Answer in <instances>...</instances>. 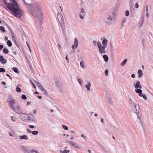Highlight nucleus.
Wrapping results in <instances>:
<instances>
[{"label": "nucleus", "mask_w": 153, "mask_h": 153, "mask_svg": "<svg viewBox=\"0 0 153 153\" xmlns=\"http://www.w3.org/2000/svg\"><path fill=\"white\" fill-rule=\"evenodd\" d=\"M3 3L7 5L9 10L12 11L13 15L20 19L23 16L24 13L22 10L19 8V5L15 0H3Z\"/></svg>", "instance_id": "1"}, {"label": "nucleus", "mask_w": 153, "mask_h": 153, "mask_svg": "<svg viewBox=\"0 0 153 153\" xmlns=\"http://www.w3.org/2000/svg\"><path fill=\"white\" fill-rule=\"evenodd\" d=\"M28 10L34 18L38 19L41 22L42 19V14L39 4H29Z\"/></svg>", "instance_id": "2"}, {"label": "nucleus", "mask_w": 153, "mask_h": 153, "mask_svg": "<svg viewBox=\"0 0 153 153\" xmlns=\"http://www.w3.org/2000/svg\"><path fill=\"white\" fill-rule=\"evenodd\" d=\"M116 16L115 14L114 13H112L111 15L109 14H108L105 16L104 18V21L109 25L112 24V22L113 19L115 18Z\"/></svg>", "instance_id": "3"}, {"label": "nucleus", "mask_w": 153, "mask_h": 153, "mask_svg": "<svg viewBox=\"0 0 153 153\" xmlns=\"http://www.w3.org/2000/svg\"><path fill=\"white\" fill-rule=\"evenodd\" d=\"M131 107L133 111L137 114V117L140 120L141 116L140 115V109L139 105L137 104H135Z\"/></svg>", "instance_id": "4"}, {"label": "nucleus", "mask_w": 153, "mask_h": 153, "mask_svg": "<svg viewBox=\"0 0 153 153\" xmlns=\"http://www.w3.org/2000/svg\"><path fill=\"white\" fill-rule=\"evenodd\" d=\"M98 47L99 49V52L101 53H105V50L106 47L102 45L100 41H98L97 43Z\"/></svg>", "instance_id": "5"}, {"label": "nucleus", "mask_w": 153, "mask_h": 153, "mask_svg": "<svg viewBox=\"0 0 153 153\" xmlns=\"http://www.w3.org/2000/svg\"><path fill=\"white\" fill-rule=\"evenodd\" d=\"M15 103V102L14 100H11L10 102L8 103L10 107L13 110L15 109V108L14 106V105Z\"/></svg>", "instance_id": "6"}, {"label": "nucleus", "mask_w": 153, "mask_h": 153, "mask_svg": "<svg viewBox=\"0 0 153 153\" xmlns=\"http://www.w3.org/2000/svg\"><path fill=\"white\" fill-rule=\"evenodd\" d=\"M134 85L135 88L136 89H141L142 88V87L140 84V82L139 81H137Z\"/></svg>", "instance_id": "7"}, {"label": "nucleus", "mask_w": 153, "mask_h": 153, "mask_svg": "<svg viewBox=\"0 0 153 153\" xmlns=\"http://www.w3.org/2000/svg\"><path fill=\"white\" fill-rule=\"evenodd\" d=\"M135 91L137 93H138V95L140 97H142L143 96V94L142 93V90L139 89H137L135 90Z\"/></svg>", "instance_id": "8"}, {"label": "nucleus", "mask_w": 153, "mask_h": 153, "mask_svg": "<svg viewBox=\"0 0 153 153\" xmlns=\"http://www.w3.org/2000/svg\"><path fill=\"white\" fill-rule=\"evenodd\" d=\"M128 101L131 107L137 104L134 100H132L131 98L129 99Z\"/></svg>", "instance_id": "9"}, {"label": "nucleus", "mask_w": 153, "mask_h": 153, "mask_svg": "<svg viewBox=\"0 0 153 153\" xmlns=\"http://www.w3.org/2000/svg\"><path fill=\"white\" fill-rule=\"evenodd\" d=\"M57 17L59 21V20H63V18L62 14L61 13H59L57 15Z\"/></svg>", "instance_id": "10"}, {"label": "nucleus", "mask_w": 153, "mask_h": 153, "mask_svg": "<svg viewBox=\"0 0 153 153\" xmlns=\"http://www.w3.org/2000/svg\"><path fill=\"white\" fill-rule=\"evenodd\" d=\"M107 40L105 39H104L102 41V44L103 46H105L106 48L107 46Z\"/></svg>", "instance_id": "11"}, {"label": "nucleus", "mask_w": 153, "mask_h": 153, "mask_svg": "<svg viewBox=\"0 0 153 153\" xmlns=\"http://www.w3.org/2000/svg\"><path fill=\"white\" fill-rule=\"evenodd\" d=\"M19 115L21 119L22 120H24L25 119V117L26 114L22 112L21 114Z\"/></svg>", "instance_id": "12"}, {"label": "nucleus", "mask_w": 153, "mask_h": 153, "mask_svg": "<svg viewBox=\"0 0 153 153\" xmlns=\"http://www.w3.org/2000/svg\"><path fill=\"white\" fill-rule=\"evenodd\" d=\"M19 139L21 140L24 139L27 140L28 139V137L27 135H23L20 136L19 137Z\"/></svg>", "instance_id": "13"}, {"label": "nucleus", "mask_w": 153, "mask_h": 153, "mask_svg": "<svg viewBox=\"0 0 153 153\" xmlns=\"http://www.w3.org/2000/svg\"><path fill=\"white\" fill-rule=\"evenodd\" d=\"M137 72L138 74V77L139 78L142 77L143 76V73L142 70H138Z\"/></svg>", "instance_id": "14"}, {"label": "nucleus", "mask_w": 153, "mask_h": 153, "mask_svg": "<svg viewBox=\"0 0 153 153\" xmlns=\"http://www.w3.org/2000/svg\"><path fill=\"white\" fill-rule=\"evenodd\" d=\"M74 44L76 48H77L78 45V42L77 39L76 38H75L74 39Z\"/></svg>", "instance_id": "15"}, {"label": "nucleus", "mask_w": 153, "mask_h": 153, "mask_svg": "<svg viewBox=\"0 0 153 153\" xmlns=\"http://www.w3.org/2000/svg\"><path fill=\"white\" fill-rule=\"evenodd\" d=\"M13 110L14 111L18 114H20L22 113V111L21 109H16V108H15V109Z\"/></svg>", "instance_id": "16"}, {"label": "nucleus", "mask_w": 153, "mask_h": 153, "mask_svg": "<svg viewBox=\"0 0 153 153\" xmlns=\"http://www.w3.org/2000/svg\"><path fill=\"white\" fill-rule=\"evenodd\" d=\"M60 24L61 25V28H63V27H65V25L63 20H59V21Z\"/></svg>", "instance_id": "17"}, {"label": "nucleus", "mask_w": 153, "mask_h": 153, "mask_svg": "<svg viewBox=\"0 0 153 153\" xmlns=\"http://www.w3.org/2000/svg\"><path fill=\"white\" fill-rule=\"evenodd\" d=\"M21 148L23 149L25 151L27 152L28 153H30L29 152V150L27 147L24 146H21Z\"/></svg>", "instance_id": "18"}, {"label": "nucleus", "mask_w": 153, "mask_h": 153, "mask_svg": "<svg viewBox=\"0 0 153 153\" xmlns=\"http://www.w3.org/2000/svg\"><path fill=\"white\" fill-rule=\"evenodd\" d=\"M85 87L86 88L88 91L90 90V88L91 86V83L90 82L88 83V84L85 85Z\"/></svg>", "instance_id": "19"}, {"label": "nucleus", "mask_w": 153, "mask_h": 153, "mask_svg": "<svg viewBox=\"0 0 153 153\" xmlns=\"http://www.w3.org/2000/svg\"><path fill=\"white\" fill-rule=\"evenodd\" d=\"M35 82L36 84L37 85V86L39 88L41 89L42 88H43L42 85L40 83L38 82L37 81H35Z\"/></svg>", "instance_id": "20"}, {"label": "nucleus", "mask_w": 153, "mask_h": 153, "mask_svg": "<svg viewBox=\"0 0 153 153\" xmlns=\"http://www.w3.org/2000/svg\"><path fill=\"white\" fill-rule=\"evenodd\" d=\"M143 18L142 17L139 23V26L140 27L143 24Z\"/></svg>", "instance_id": "21"}, {"label": "nucleus", "mask_w": 153, "mask_h": 153, "mask_svg": "<svg viewBox=\"0 0 153 153\" xmlns=\"http://www.w3.org/2000/svg\"><path fill=\"white\" fill-rule=\"evenodd\" d=\"M9 50L6 47L4 48L3 50V53L5 54H7L9 53Z\"/></svg>", "instance_id": "22"}, {"label": "nucleus", "mask_w": 153, "mask_h": 153, "mask_svg": "<svg viewBox=\"0 0 153 153\" xmlns=\"http://www.w3.org/2000/svg\"><path fill=\"white\" fill-rule=\"evenodd\" d=\"M12 69L13 71L15 73L17 74H19V71L16 67H13L12 68Z\"/></svg>", "instance_id": "23"}, {"label": "nucleus", "mask_w": 153, "mask_h": 153, "mask_svg": "<svg viewBox=\"0 0 153 153\" xmlns=\"http://www.w3.org/2000/svg\"><path fill=\"white\" fill-rule=\"evenodd\" d=\"M103 58L104 61L106 62H107L108 60V56L106 55H104L103 56Z\"/></svg>", "instance_id": "24"}, {"label": "nucleus", "mask_w": 153, "mask_h": 153, "mask_svg": "<svg viewBox=\"0 0 153 153\" xmlns=\"http://www.w3.org/2000/svg\"><path fill=\"white\" fill-rule=\"evenodd\" d=\"M42 92L44 94L46 95H47L48 93L47 90L45 89L43 87L41 89Z\"/></svg>", "instance_id": "25"}, {"label": "nucleus", "mask_w": 153, "mask_h": 153, "mask_svg": "<svg viewBox=\"0 0 153 153\" xmlns=\"http://www.w3.org/2000/svg\"><path fill=\"white\" fill-rule=\"evenodd\" d=\"M59 152L60 153H69L70 151L69 150H65L64 151H62L61 150H59Z\"/></svg>", "instance_id": "26"}, {"label": "nucleus", "mask_w": 153, "mask_h": 153, "mask_svg": "<svg viewBox=\"0 0 153 153\" xmlns=\"http://www.w3.org/2000/svg\"><path fill=\"white\" fill-rule=\"evenodd\" d=\"M127 60V59H125L121 63L120 65L121 66L123 67L126 62Z\"/></svg>", "instance_id": "27"}, {"label": "nucleus", "mask_w": 153, "mask_h": 153, "mask_svg": "<svg viewBox=\"0 0 153 153\" xmlns=\"http://www.w3.org/2000/svg\"><path fill=\"white\" fill-rule=\"evenodd\" d=\"M55 84L57 88H60V85L59 84V82L58 80H56L55 82Z\"/></svg>", "instance_id": "28"}, {"label": "nucleus", "mask_w": 153, "mask_h": 153, "mask_svg": "<svg viewBox=\"0 0 153 153\" xmlns=\"http://www.w3.org/2000/svg\"><path fill=\"white\" fill-rule=\"evenodd\" d=\"M7 45L10 47L12 46V43L9 40H7Z\"/></svg>", "instance_id": "29"}, {"label": "nucleus", "mask_w": 153, "mask_h": 153, "mask_svg": "<svg viewBox=\"0 0 153 153\" xmlns=\"http://www.w3.org/2000/svg\"><path fill=\"white\" fill-rule=\"evenodd\" d=\"M39 133V132L37 131H32V134L33 135H37Z\"/></svg>", "instance_id": "30"}, {"label": "nucleus", "mask_w": 153, "mask_h": 153, "mask_svg": "<svg viewBox=\"0 0 153 153\" xmlns=\"http://www.w3.org/2000/svg\"><path fill=\"white\" fill-rule=\"evenodd\" d=\"M0 30L3 32H5V28L4 27L2 26H0Z\"/></svg>", "instance_id": "31"}, {"label": "nucleus", "mask_w": 153, "mask_h": 153, "mask_svg": "<svg viewBox=\"0 0 153 153\" xmlns=\"http://www.w3.org/2000/svg\"><path fill=\"white\" fill-rule=\"evenodd\" d=\"M0 62L2 64H5L7 62V60L6 59L4 58Z\"/></svg>", "instance_id": "32"}, {"label": "nucleus", "mask_w": 153, "mask_h": 153, "mask_svg": "<svg viewBox=\"0 0 153 153\" xmlns=\"http://www.w3.org/2000/svg\"><path fill=\"white\" fill-rule=\"evenodd\" d=\"M80 65L82 68H84L85 67V66L82 61L80 62Z\"/></svg>", "instance_id": "33"}, {"label": "nucleus", "mask_w": 153, "mask_h": 153, "mask_svg": "<svg viewBox=\"0 0 153 153\" xmlns=\"http://www.w3.org/2000/svg\"><path fill=\"white\" fill-rule=\"evenodd\" d=\"M28 120H30L32 121H33L34 118L32 116H29L28 118Z\"/></svg>", "instance_id": "34"}, {"label": "nucleus", "mask_w": 153, "mask_h": 153, "mask_svg": "<svg viewBox=\"0 0 153 153\" xmlns=\"http://www.w3.org/2000/svg\"><path fill=\"white\" fill-rule=\"evenodd\" d=\"M5 69L3 68H0V72L4 73L5 72Z\"/></svg>", "instance_id": "35"}, {"label": "nucleus", "mask_w": 153, "mask_h": 153, "mask_svg": "<svg viewBox=\"0 0 153 153\" xmlns=\"http://www.w3.org/2000/svg\"><path fill=\"white\" fill-rule=\"evenodd\" d=\"M73 146L76 148L79 149V146L76 143H74Z\"/></svg>", "instance_id": "36"}, {"label": "nucleus", "mask_w": 153, "mask_h": 153, "mask_svg": "<svg viewBox=\"0 0 153 153\" xmlns=\"http://www.w3.org/2000/svg\"><path fill=\"white\" fill-rule=\"evenodd\" d=\"M16 90L17 92L19 93L21 92V89L19 87H17L16 88Z\"/></svg>", "instance_id": "37"}, {"label": "nucleus", "mask_w": 153, "mask_h": 153, "mask_svg": "<svg viewBox=\"0 0 153 153\" xmlns=\"http://www.w3.org/2000/svg\"><path fill=\"white\" fill-rule=\"evenodd\" d=\"M21 98L22 99L24 100H25L27 99L26 96L25 94H22V96Z\"/></svg>", "instance_id": "38"}, {"label": "nucleus", "mask_w": 153, "mask_h": 153, "mask_svg": "<svg viewBox=\"0 0 153 153\" xmlns=\"http://www.w3.org/2000/svg\"><path fill=\"white\" fill-rule=\"evenodd\" d=\"M81 13L83 14V15H85V12L83 8L81 9Z\"/></svg>", "instance_id": "39"}, {"label": "nucleus", "mask_w": 153, "mask_h": 153, "mask_svg": "<svg viewBox=\"0 0 153 153\" xmlns=\"http://www.w3.org/2000/svg\"><path fill=\"white\" fill-rule=\"evenodd\" d=\"M62 126L63 128L65 130H68V128L67 126H66L65 125H62Z\"/></svg>", "instance_id": "40"}, {"label": "nucleus", "mask_w": 153, "mask_h": 153, "mask_svg": "<svg viewBox=\"0 0 153 153\" xmlns=\"http://www.w3.org/2000/svg\"><path fill=\"white\" fill-rule=\"evenodd\" d=\"M11 120L13 122H15L16 121V120H15L16 118L15 117H14L13 116H11Z\"/></svg>", "instance_id": "41"}, {"label": "nucleus", "mask_w": 153, "mask_h": 153, "mask_svg": "<svg viewBox=\"0 0 153 153\" xmlns=\"http://www.w3.org/2000/svg\"><path fill=\"white\" fill-rule=\"evenodd\" d=\"M81 136L85 140H87V137L85 136L83 134H82L81 135Z\"/></svg>", "instance_id": "42"}, {"label": "nucleus", "mask_w": 153, "mask_h": 153, "mask_svg": "<svg viewBox=\"0 0 153 153\" xmlns=\"http://www.w3.org/2000/svg\"><path fill=\"white\" fill-rule=\"evenodd\" d=\"M129 15V12L128 10H126L125 11V16H128Z\"/></svg>", "instance_id": "43"}, {"label": "nucleus", "mask_w": 153, "mask_h": 153, "mask_svg": "<svg viewBox=\"0 0 153 153\" xmlns=\"http://www.w3.org/2000/svg\"><path fill=\"white\" fill-rule=\"evenodd\" d=\"M30 82L31 83V84H32L34 88H36V86H35V84L32 81H31V80H30Z\"/></svg>", "instance_id": "44"}, {"label": "nucleus", "mask_w": 153, "mask_h": 153, "mask_svg": "<svg viewBox=\"0 0 153 153\" xmlns=\"http://www.w3.org/2000/svg\"><path fill=\"white\" fill-rule=\"evenodd\" d=\"M144 42H145L144 40L143 39L142 40V43L143 47L144 48L145 47V45H144Z\"/></svg>", "instance_id": "45"}, {"label": "nucleus", "mask_w": 153, "mask_h": 153, "mask_svg": "<svg viewBox=\"0 0 153 153\" xmlns=\"http://www.w3.org/2000/svg\"><path fill=\"white\" fill-rule=\"evenodd\" d=\"M84 15H83V14H82V15L81 14H79V17L81 19H84Z\"/></svg>", "instance_id": "46"}, {"label": "nucleus", "mask_w": 153, "mask_h": 153, "mask_svg": "<svg viewBox=\"0 0 153 153\" xmlns=\"http://www.w3.org/2000/svg\"><path fill=\"white\" fill-rule=\"evenodd\" d=\"M108 101L109 102L110 104H112V101L111 99V98H108Z\"/></svg>", "instance_id": "47"}, {"label": "nucleus", "mask_w": 153, "mask_h": 153, "mask_svg": "<svg viewBox=\"0 0 153 153\" xmlns=\"http://www.w3.org/2000/svg\"><path fill=\"white\" fill-rule=\"evenodd\" d=\"M36 151V150H35L33 149H32L30 151L29 150V152H30V153H33L34 152H35V153Z\"/></svg>", "instance_id": "48"}, {"label": "nucleus", "mask_w": 153, "mask_h": 153, "mask_svg": "<svg viewBox=\"0 0 153 153\" xmlns=\"http://www.w3.org/2000/svg\"><path fill=\"white\" fill-rule=\"evenodd\" d=\"M77 81L80 85H82L81 80L80 79L78 78Z\"/></svg>", "instance_id": "49"}, {"label": "nucleus", "mask_w": 153, "mask_h": 153, "mask_svg": "<svg viewBox=\"0 0 153 153\" xmlns=\"http://www.w3.org/2000/svg\"><path fill=\"white\" fill-rule=\"evenodd\" d=\"M108 71L107 70H106L105 71V74L106 76L108 75Z\"/></svg>", "instance_id": "50"}, {"label": "nucleus", "mask_w": 153, "mask_h": 153, "mask_svg": "<svg viewBox=\"0 0 153 153\" xmlns=\"http://www.w3.org/2000/svg\"><path fill=\"white\" fill-rule=\"evenodd\" d=\"M13 100V99H12L11 98H9L7 100V102H8V103H9V102H10V101H11V100Z\"/></svg>", "instance_id": "51"}, {"label": "nucleus", "mask_w": 153, "mask_h": 153, "mask_svg": "<svg viewBox=\"0 0 153 153\" xmlns=\"http://www.w3.org/2000/svg\"><path fill=\"white\" fill-rule=\"evenodd\" d=\"M139 7V5L137 2L135 4V7L136 8H137Z\"/></svg>", "instance_id": "52"}, {"label": "nucleus", "mask_w": 153, "mask_h": 153, "mask_svg": "<svg viewBox=\"0 0 153 153\" xmlns=\"http://www.w3.org/2000/svg\"><path fill=\"white\" fill-rule=\"evenodd\" d=\"M6 75L8 76L11 80L12 79V77H11L8 74H6Z\"/></svg>", "instance_id": "53"}, {"label": "nucleus", "mask_w": 153, "mask_h": 153, "mask_svg": "<svg viewBox=\"0 0 153 153\" xmlns=\"http://www.w3.org/2000/svg\"><path fill=\"white\" fill-rule=\"evenodd\" d=\"M4 58L3 57V56H0V62L2 60H3Z\"/></svg>", "instance_id": "54"}, {"label": "nucleus", "mask_w": 153, "mask_h": 153, "mask_svg": "<svg viewBox=\"0 0 153 153\" xmlns=\"http://www.w3.org/2000/svg\"><path fill=\"white\" fill-rule=\"evenodd\" d=\"M26 44H27V46H28V48H29V50H30V51L31 52V49H30V46H29V44L27 42H26Z\"/></svg>", "instance_id": "55"}, {"label": "nucleus", "mask_w": 153, "mask_h": 153, "mask_svg": "<svg viewBox=\"0 0 153 153\" xmlns=\"http://www.w3.org/2000/svg\"><path fill=\"white\" fill-rule=\"evenodd\" d=\"M146 13H148V6L147 4H146Z\"/></svg>", "instance_id": "56"}, {"label": "nucleus", "mask_w": 153, "mask_h": 153, "mask_svg": "<svg viewBox=\"0 0 153 153\" xmlns=\"http://www.w3.org/2000/svg\"><path fill=\"white\" fill-rule=\"evenodd\" d=\"M16 109H20V106L19 105H17L16 106Z\"/></svg>", "instance_id": "57"}, {"label": "nucleus", "mask_w": 153, "mask_h": 153, "mask_svg": "<svg viewBox=\"0 0 153 153\" xmlns=\"http://www.w3.org/2000/svg\"><path fill=\"white\" fill-rule=\"evenodd\" d=\"M143 98L145 100H146L147 99V97L145 95H143Z\"/></svg>", "instance_id": "58"}, {"label": "nucleus", "mask_w": 153, "mask_h": 153, "mask_svg": "<svg viewBox=\"0 0 153 153\" xmlns=\"http://www.w3.org/2000/svg\"><path fill=\"white\" fill-rule=\"evenodd\" d=\"M93 43L94 44L95 46L96 45L97 41L95 40H94L93 42Z\"/></svg>", "instance_id": "59"}, {"label": "nucleus", "mask_w": 153, "mask_h": 153, "mask_svg": "<svg viewBox=\"0 0 153 153\" xmlns=\"http://www.w3.org/2000/svg\"><path fill=\"white\" fill-rule=\"evenodd\" d=\"M4 46L3 45H0V51L3 48Z\"/></svg>", "instance_id": "60"}, {"label": "nucleus", "mask_w": 153, "mask_h": 153, "mask_svg": "<svg viewBox=\"0 0 153 153\" xmlns=\"http://www.w3.org/2000/svg\"><path fill=\"white\" fill-rule=\"evenodd\" d=\"M29 127L30 128H33L34 127V126L32 125H29Z\"/></svg>", "instance_id": "61"}, {"label": "nucleus", "mask_w": 153, "mask_h": 153, "mask_svg": "<svg viewBox=\"0 0 153 153\" xmlns=\"http://www.w3.org/2000/svg\"><path fill=\"white\" fill-rule=\"evenodd\" d=\"M70 142L71 143L70 145H71V146H73V145H74V144L75 143L72 141H71V142Z\"/></svg>", "instance_id": "62"}, {"label": "nucleus", "mask_w": 153, "mask_h": 153, "mask_svg": "<svg viewBox=\"0 0 153 153\" xmlns=\"http://www.w3.org/2000/svg\"><path fill=\"white\" fill-rule=\"evenodd\" d=\"M131 76L132 78H134L135 77V75L134 74H132L131 75Z\"/></svg>", "instance_id": "63"}, {"label": "nucleus", "mask_w": 153, "mask_h": 153, "mask_svg": "<svg viewBox=\"0 0 153 153\" xmlns=\"http://www.w3.org/2000/svg\"><path fill=\"white\" fill-rule=\"evenodd\" d=\"M30 70H31V71H32L33 72V68L32 67V66H31V65H30Z\"/></svg>", "instance_id": "64"}]
</instances>
